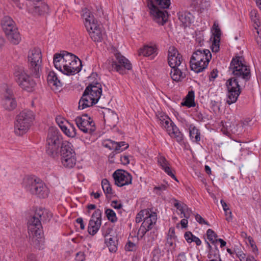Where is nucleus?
I'll return each mask as SVG.
<instances>
[{"label":"nucleus","mask_w":261,"mask_h":261,"mask_svg":"<svg viewBox=\"0 0 261 261\" xmlns=\"http://www.w3.org/2000/svg\"><path fill=\"white\" fill-rule=\"evenodd\" d=\"M65 69H63V73L66 75H73L81 70V61L73 54L66 52Z\"/></svg>","instance_id":"nucleus-13"},{"label":"nucleus","mask_w":261,"mask_h":261,"mask_svg":"<svg viewBox=\"0 0 261 261\" xmlns=\"http://www.w3.org/2000/svg\"><path fill=\"white\" fill-rule=\"evenodd\" d=\"M28 62L30 74L34 77H39L42 63V55L39 48H34L30 50L28 56Z\"/></svg>","instance_id":"nucleus-8"},{"label":"nucleus","mask_w":261,"mask_h":261,"mask_svg":"<svg viewBox=\"0 0 261 261\" xmlns=\"http://www.w3.org/2000/svg\"><path fill=\"white\" fill-rule=\"evenodd\" d=\"M71 144L65 141L62 144L61 152V160L62 165L68 169L74 167L76 162L75 153L72 148Z\"/></svg>","instance_id":"nucleus-10"},{"label":"nucleus","mask_w":261,"mask_h":261,"mask_svg":"<svg viewBox=\"0 0 261 261\" xmlns=\"http://www.w3.org/2000/svg\"><path fill=\"white\" fill-rule=\"evenodd\" d=\"M178 19L185 27L188 26L191 22V14L188 12H179L178 13Z\"/></svg>","instance_id":"nucleus-35"},{"label":"nucleus","mask_w":261,"mask_h":261,"mask_svg":"<svg viewBox=\"0 0 261 261\" xmlns=\"http://www.w3.org/2000/svg\"><path fill=\"white\" fill-rule=\"evenodd\" d=\"M144 220L138 230V235L141 238L150 230L152 229L157 221V215L150 209H147Z\"/></svg>","instance_id":"nucleus-14"},{"label":"nucleus","mask_w":261,"mask_h":261,"mask_svg":"<svg viewBox=\"0 0 261 261\" xmlns=\"http://www.w3.org/2000/svg\"><path fill=\"white\" fill-rule=\"evenodd\" d=\"M168 184H161L155 186L153 188V192L158 195H161L164 191H165L168 187Z\"/></svg>","instance_id":"nucleus-45"},{"label":"nucleus","mask_w":261,"mask_h":261,"mask_svg":"<svg viewBox=\"0 0 261 261\" xmlns=\"http://www.w3.org/2000/svg\"><path fill=\"white\" fill-rule=\"evenodd\" d=\"M47 9V6L45 4L41 3L39 6H33L29 11L34 15H41Z\"/></svg>","instance_id":"nucleus-38"},{"label":"nucleus","mask_w":261,"mask_h":261,"mask_svg":"<svg viewBox=\"0 0 261 261\" xmlns=\"http://www.w3.org/2000/svg\"><path fill=\"white\" fill-rule=\"evenodd\" d=\"M86 88H88L89 90L88 92L94 94L96 98H100L102 93L101 85L100 83L91 84Z\"/></svg>","instance_id":"nucleus-30"},{"label":"nucleus","mask_w":261,"mask_h":261,"mask_svg":"<svg viewBox=\"0 0 261 261\" xmlns=\"http://www.w3.org/2000/svg\"><path fill=\"white\" fill-rule=\"evenodd\" d=\"M187 72L186 64L182 63L180 66L171 68L170 75L173 81L178 82L186 78Z\"/></svg>","instance_id":"nucleus-21"},{"label":"nucleus","mask_w":261,"mask_h":261,"mask_svg":"<svg viewBox=\"0 0 261 261\" xmlns=\"http://www.w3.org/2000/svg\"><path fill=\"white\" fill-rule=\"evenodd\" d=\"M173 200L175 202L174 206L180 212L181 218L184 217L189 219L192 213L191 210L188 208L186 204L180 203L175 199H173Z\"/></svg>","instance_id":"nucleus-26"},{"label":"nucleus","mask_w":261,"mask_h":261,"mask_svg":"<svg viewBox=\"0 0 261 261\" xmlns=\"http://www.w3.org/2000/svg\"><path fill=\"white\" fill-rule=\"evenodd\" d=\"M256 15H257V14L255 10L252 11L250 12V17H251V20L253 22H254V27L255 30L258 29L257 28V27H259V24H260V23L259 22V19L257 17Z\"/></svg>","instance_id":"nucleus-46"},{"label":"nucleus","mask_w":261,"mask_h":261,"mask_svg":"<svg viewBox=\"0 0 261 261\" xmlns=\"http://www.w3.org/2000/svg\"><path fill=\"white\" fill-rule=\"evenodd\" d=\"M14 75L18 85L24 90L33 91L36 85V82L30 77L29 70L26 71L23 67L16 68Z\"/></svg>","instance_id":"nucleus-9"},{"label":"nucleus","mask_w":261,"mask_h":261,"mask_svg":"<svg viewBox=\"0 0 261 261\" xmlns=\"http://www.w3.org/2000/svg\"><path fill=\"white\" fill-rule=\"evenodd\" d=\"M138 54L139 56H150L153 58L156 55V47L155 45H144L139 50Z\"/></svg>","instance_id":"nucleus-27"},{"label":"nucleus","mask_w":261,"mask_h":261,"mask_svg":"<svg viewBox=\"0 0 261 261\" xmlns=\"http://www.w3.org/2000/svg\"><path fill=\"white\" fill-rule=\"evenodd\" d=\"M237 255L241 261H246V259L247 258L248 255H246V254L243 253H241L238 254Z\"/></svg>","instance_id":"nucleus-62"},{"label":"nucleus","mask_w":261,"mask_h":261,"mask_svg":"<svg viewBox=\"0 0 261 261\" xmlns=\"http://www.w3.org/2000/svg\"><path fill=\"white\" fill-rule=\"evenodd\" d=\"M105 238V243L109 248V251L112 252H116L117 250V246L115 242L116 238L111 235H107Z\"/></svg>","instance_id":"nucleus-36"},{"label":"nucleus","mask_w":261,"mask_h":261,"mask_svg":"<svg viewBox=\"0 0 261 261\" xmlns=\"http://www.w3.org/2000/svg\"><path fill=\"white\" fill-rule=\"evenodd\" d=\"M161 125L164 128L167 132L174 125L170 118L165 115H161L159 117Z\"/></svg>","instance_id":"nucleus-33"},{"label":"nucleus","mask_w":261,"mask_h":261,"mask_svg":"<svg viewBox=\"0 0 261 261\" xmlns=\"http://www.w3.org/2000/svg\"><path fill=\"white\" fill-rule=\"evenodd\" d=\"M211 58L212 54L208 49H197L190 59L191 70L196 73L202 72L207 67Z\"/></svg>","instance_id":"nucleus-6"},{"label":"nucleus","mask_w":261,"mask_h":261,"mask_svg":"<svg viewBox=\"0 0 261 261\" xmlns=\"http://www.w3.org/2000/svg\"><path fill=\"white\" fill-rule=\"evenodd\" d=\"M193 234L190 231L186 232L185 234V239L188 243H191V240Z\"/></svg>","instance_id":"nucleus-59"},{"label":"nucleus","mask_w":261,"mask_h":261,"mask_svg":"<svg viewBox=\"0 0 261 261\" xmlns=\"http://www.w3.org/2000/svg\"><path fill=\"white\" fill-rule=\"evenodd\" d=\"M170 0H149L148 7L153 20L160 25H164L168 19V13L165 9L169 7Z\"/></svg>","instance_id":"nucleus-3"},{"label":"nucleus","mask_w":261,"mask_h":261,"mask_svg":"<svg viewBox=\"0 0 261 261\" xmlns=\"http://www.w3.org/2000/svg\"><path fill=\"white\" fill-rule=\"evenodd\" d=\"M89 34L93 41L95 42H100L102 39L104 33L101 27L100 26L98 28L89 32Z\"/></svg>","instance_id":"nucleus-34"},{"label":"nucleus","mask_w":261,"mask_h":261,"mask_svg":"<svg viewBox=\"0 0 261 261\" xmlns=\"http://www.w3.org/2000/svg\"><path fill=\"white\" fill-rule=\"evenodd\" d=\"M104 145L106 147L109 148L111 150H113L116 153L124 150L123 148L121 147V144L111 140H108Z\"/></svg>","instance_id":"nucleus-37"},{"label":"nucleus","mask_w":261,"mask_h":261,"mask_svg":"<svg viewBox=\"0 0 261 261\" xmlns=\"http://www.w3.org/2000/svg\"><path fill=\"white\" fill-rule=\"evenodd\" d=\"M120 161L121 163L124 165H126L129 163V156L128 155H121L120 157Z\"/></svg>","instance_id":"nucleus-54"},{"label":"nucleus","mask_w":261,"mask_h":261,"mask_svg":"<svg viewBox=\"0 0 261 261\" xmlns=\"http://www.w3.org/2000/svg\"><path fill=\"white\" fill-rule=\"evenodd\" d=\"M27 261H36L35 256L33 254H30L28 256Z\"/></svg>","instance_id":"nucleus-64"},{"label":"nucleus","mask_w":261,"mask_h":261,"mask_svg":"<svg viewBox=\"0 0 261 261\" xmlns=\"http://www.w3.org/2000/svg\"><path fill=\"white\" fill-rule=\"evenodd\" d=\"M109 69L111 70H114L121 74H123L124 70H130L132 68V64L125 57L119 53L114 54V58L109 61Z\"/></svg>","instance_id":"nucleus-11"},{"label":"nucleus","mask_w":261,"mask_h":261,"mask_svg":"<svg viewBox=\"0 0 261 261\" xmlns=\"http://www.w3.org/2000/svg\"><path fill=\"white\" fill-rule=\"evenodd\" d=\"M136 248V245L134 243L130 241L127 243L125 245V250L128 251H132L135 250Z\"/></svg>","instance_id":"nucleus-51"},{"label":"nucleus","mask_w":261,"mask_h":261,"mask_svg":"<svg viewBox=\"0 0 261 261\" xmlns=\"http://www.w3.org/2000/svg\"><path fill=\"white\" fill-rule=\"evenodd\" d=\"M48 85L53 88L55 87L57 88L62 86V83L59 79L57 74L54 71H49L47 78Z\"/></svg>","instance_id":"nucleus-28"},{"label":"nucleus","mask_w":261,"mask_h":261,"mask_svg":"<svg viewBox=\"0 0 261 261\" xmlns=\"http://www.w3.org/2000/svg\"><path fill=\"white\" fill-rule=\"evenodd\" d=\"M193 242H195L197 246H199L201 244V240L198 237L194 236L193 234L191 240V243Z\"/></svg>","instance_id":"nucleus-58"},{"label":"nucleus","mask_w":261,"mask_h":261,"mask_svg":"<svg viewBox=\"0 0 261 261\" xmlns=\"http://www.w3.org/2000/svg\"><path fill=\"white\" fill-rule=\"evenodd\" d=\"M221 203L222 204V206L223 207V209L224 211L225 212V215H227V211H229V207L228 206L227 204L225 202H224L223 200H221Z\"/></svg>","instance_id":"nucleus-60"},{"label":"nucleus","mask_w":261,"mask_h":261,"mask_svg":"<svg viewBox=\"0 0 261 261\" xmlns=\"http://www.w3.org/2000/svg\"><path fill=\"white\" fill-rule=\"evenodd\" d=\"M101 186L106 196L107 197H111L113 193L111 186L108 180L106 178L102 179L101 181Z\"/></svg>","instance_id":"nucleus-40"},{"label":"nucleus","mask_w":261,"mask_h":261,"mask_svg":"<svg viewBox=\"0 0 261 261\" xmlns=\"http://www.w3.org/2000/svg\"><path fill=\"white\" fill-rule=\"evenodd\" d=\"M101 224V212L97 209L92 214L89 221L88 225V232L91 235H94L99 230Z\"/></svg>","instance_id":"nucleus-20"},{"label":"nucleus","mask_w":261,"mask_h":261,"mask_svg":"<svg viewBox=\"0 0 261 261\" xmlns=\"http://www.w3.org/2000/svg\"><path fill=\"white\" fill-rule=\"evenodd\" d=\"M1 25L4 32H10V30L16 27L15 22L12 19L8 16L4 17L1 22Z\"/></svg>","instance_id":"nucleus-29"},{"label":"nucleus","mask_w":261,"mask_h":261,"mask_svg":"<svg viewBox=\"0 0 261 261\" xmlns=\"http://www.w3.org/2000/svg\"><path fill=\"white\" fill-rule=\"evenodd\" d=\"M85 258V255L83 252H79L76 254L75 258L76 261H84Z\"/></svg>","instance_id":"nucleus-53"},{"label":"nucleus","mask_w":261,"mask_h":261,"mask_svg":"<svg viewBox=\"0 0 261 261\" xmlns=\"http://www.w3.org/2000/svg\"><path fill=\"white\" fill-rule=\"evenodd\" d=\"M195 217L196 220L199 224H206L207 225H210L208 223L207 221H206L200 215H199L198 214H196L195 216Z\"/></svg>","instance_id":"nucleus-50"},{"label":"nucleus","mask_w":261,"mask_h":261,"mask_svg":"<svg viewBox=\"0 0 261 261\" xmlns=\"http://www.w3.org/2000/svg\"><path fill=\"white\" fill-rule=\"evenodd\" d=\"M115 184L118 187H122L132 183V176L125 170L118 169L113 174Z\"/></svg>","instance_id":"nucleus-16"},{"label":"nucleus","mask_w":261,"mask_h":261,"mask_svg":"<svg viewBox=\"0 0 261 261\" xmlns=\"http://www.w3.org/2000/svg\"><path fill=\"white\" fill-rule=\"evenodd\" d=\"M82 16L84 19L85 26L88 33L100 27L93 14L87 8L82 9Z\"/></svg>","instance_id":"nucleus-17"},{"label":"nucleus","mask_w":261,"mask_h":261,"mask_svg":"<svg viewBox=\"0 0 261 261\" xmlns=\"http://www.w3.org/2000/svg\"><path fill=\"white\" fill-rule=\"evenodd\" d=\"M220 41L219 40H212V45L211 49L213 52L217 53L220 48Z\"/></svg>","instance_id":"nucleus-49"},{"label":"nucleus","mask_w":261,"mask_h":261,"mask_svg":"<svg viewBox=\"0 0 261 261\" xmlns=\"http://www.w3.org/2000/svg\"><path fill=\"white\" fill-rule=\"evenodd\" d=\"M213 28L214 30V33H213L214 37L213 38V39L220 40L221 32L220 29L219 27L218 24L216 22H215L213 24Z\"/></svg>","instance_id":"nucleus-44"},{"label":"nucleus","mask_w":261,"mask_h":261,"mask_svg":"<svg viewBox=\"0 0 261 261\" xmlns=\"http://www.w3.org/2000/svg\"><path fill=\"white\" fill-rule=\"evenodd\" d=\"M217 69H214L210 74L209 79L210 81H214L217 76Z\"/></svg>","instance_id":"nucleus-57"},{"label":"nucleus","mask_w":261,"mask_h":261,"mask_svg":"<svg viewBox=\"0 0 261 261\" xmlns=\"http://www.w3.org/2000/svg\"><path fill=\"white\" fill-rule=\"evenodd\" d=\"M103 119L105 123L111 127L115 126L118 122L117 114L110 109H107L103 112Z\"/></svg>","instance_id":"nucleus-23"},{"label":"nucleus","mask_w":261,"mask_h":261,"mask_svg":"<svg viewBox=\"0 0 261 261\" xmlns=\"http://www.w3.org/2000/svg\"><path fill=\"white\" fill-rule=\"evenodd\" d=\"M67 125H61V129L68 137H74L76 135V129L73 124L67 122Z\"/></svg>","instance_id":"nucleus-32"},{"label":"nucleus","mask_w":261,"mask_h":261,"mask_svg":"<svg viewBox=\"0 0 261 261\" xmlns=\"http://www.w3.org/2000/svg\"><path fill=\"white\" fill-rule=\"evenodd\" d=\"M157 158L159 165L165 171V172L175 180L178 181L172 171L170 164L166 160L165 157L159 154Z\"/></svg>","instance_id":"nucleus-22"},{"label":"nucleus","mask_w":261,"mask_h":261,"mask_svg":"<svg viewBox=\"0 0 261 261\" xmlns=\"http://www.w3.org/2000/svg\"><path fill=\"white\" fill-rule=\"evenodd\" d=\"M181 105L187 106L188 108L194 107L195 106L194 93L193 91H191L189 92L185 101L181 102Z\"/></svg>","instance_id":"nucleus-41"},{"label":"nucleus","mask_w":261,"mask_h":261,"mask_svg":"<svg viewBox=\"0 0 261 261\" xmlns=\"http://www.w3.org/2000/svg\"><path fill=\"white\" fill-rule=\"evenodd\" d=\"M35 119L34 113L29 110L20 112L16 117L14 124V132L19 136L26 133L30 129Z\"/></svg>","instance_id":"nucleus-7"},{"label":"nucleus","mask_w":261,"mask_h":261,"mask_svg":"<svg viewBox=\"0 0 261 261\" xmlns=\"http://www.w3.org/2000/svg\"><path fill=\"white\" fill-rule=\"evenodd\" d=\"M206 235L207 239L209 240L211 243L216 245L217 244V241H216L217 238V234L211 229H208L206 231Z\"/></svg>","instance_id":"nucleus-43"},{"label":"nucleus","mask_w":261,"mask_h":261,"mask_svg":"<svg viewBox=\"0 0 261 261\" xmlns=\"http://www.w3.org/2000/svg\"><path fill=\"white\" fill-rule=\"evenodd\" d=\"M208 257L209 258H220L219 255V251L216 246H215V248L214 250L210 251L208 254Z\"/></svg>","instance_id":"nucleus-48"},{"label":"nucleus","mask_w":261,"mask_h":261,"mask_svg":"<svg viewBox=\"0 0 261 261\" xmlns=\"http://www.w3.org/2000/svg\"><path fill=\"white\" fill-rule=\"evenodd\" d=\"M75 122L79 128L84 133L91 134L95 130L94 122L87 115L77 116Z\"/></svg>","instance_id":"nucleus-15"},{"label":"nucleus","mask_w":261,"mask_h":261,"mask_svg":"<svg viewBox=\"0 0 261 261\" xmlns=\"http://www.w3.org/2000/svg\"><path fill=\"white\" fill-rule=\"evenodd\" d=\"M257 36L256 37V41L258 46L261 48V30L257 29Z\"/></svg>","instance_id":"nucleus-55"},{"label":"nucleus","mask_w":261,"mask_h":261,"mask_svg":"<svg viewBox=\"0 0 261 261\" xmlns=\"http://www.w3.org/2000/svg\"><path fill=\"white\" fill-rule=\"evenodd\" d=\"M190 137L192 141L198 142L200 141V131L195 126H190Z\"/></svg>","instance_id":"nucleus-39"},{"label":"nucleus","mask_w":261,"mask_h":261,"mask_svg":"<svg viewBox=\"0 0 261 261\" xmlns=\"http://www.w3.org/2000/svg\"><path fill=\"white\" fill-rule=\"evenodd\" d=\"M88 88H86L79 102V109L83 110L96 103L99 98H96L95 95L90 92Z\"/></svg>","instance_id":"nucleus-18"},{"label":"nucleus","mask_w":261,"mask_h":261,"mask_svg":"<svg viewBox=\"0 0 261 261\" xmlns=\"http://www.w3.org/2000/svg\"><path fill=\"white\" fill-rule=\"evenodd\" d=\"M147 209H144L141 211L136 216V223H140L142 221H144L145 216L146 215Z\"/></svg>","instance_id":"nucleus-47"},{"label":"nucleus","mask_w":261,"mask_h":261,"mask_svg":"<svg viewBox=\"0 0 261 261\" xmlns=\"http://www.w3.org/2000/svg\"><path fill=\"white\" fill-rule=\"evenodd\" d=\"M187 257L184 252L179 253L177 258V261H186Z\"/></svg>","instance_id":"nucleus-56"},{"label":"nucleus","mask_w":261,"mask_h":261,"mask_svg":"<svg viewBox=\"0 0 261 261\" xmlns=\"http://www.w3.org/2000/svg\"><path fill=\"white\" fill-rule=\"evenodd\" d=\"M5 33L11 43L16 45L20 42L21 36L16 27L10 29V32H6Z\"/></svg>","instance_id":"nucleus-25"},{"label":"nucleus","mask_w":261,"mask_h":261,"mask_svg":"<svg viewBox=\"0 0 261 261\" xmlns=\"http://www.w3.org/2000/svg\"><path fill=\"white\" fill-rule=\"evenodd\" d=\"M52 214L47 210L38 208L28 222V233L34 245L39 249L43 248L44 239L41 221H48Z\"/></svg>","instance_id":"nucleus-2"},{"label":"nucleus","mask_w":261,"mask_h":261,"mask_svg":"<svg viewBox=\"0 0 261 261\" xmlns=\"http://www.w3.org/2000/svg\"><path fill=\"white\" fill-rule=\"evenodd\" d=\"M76 221L77 223L80 224V228L82 229H84L85 228V226L84 224L83 219L82 218H78Z\"/></svg>","instance_id":"nucleus-63"},{"label":"nucleus","mask_w":261,"mask_h":261,"mask_svg":"<svg viewBox=\"0 0 261 261\" xmlns=\"http://www.w3.org/2000/svg\"><path fill=\"white\" fill-rule=\"evenodd\" d=\"M167 133L171 138L175 139L178 142H181L183 140V135L175 124Z\"/></svg>","instance_id":"nucleus-31"},{"label":"nucleus","mask_w":261,"mask_h":261,"mask_svg":"<svg viewBox=\"0 0 261 261\" xmlns=\"http://www.w3.org/2000/svg\"><path fill=\"white\" fill-rule=\"evenodd\" d=\"M1 96L2 105L6 110L11 111L16 108V100L13 97L12 89L8 85L4 84L1 86Z\"/></svg>","instance_id":"nucleus-12"},{"label":"nucleus","mask_w":261,"mask_h":261,"mask_svg":"<svg viewBox=\"0 0 261 261\" xmlns=\"http://www.w3.org/2000/svg\"><path fill=\"white\" fill-rule=\"evenodd\" d=\"M111 205L113 208L117 210L121 209L122 207V205L120 202L115 200L112 201Z\"/></svg>","instance_id":"nucleus-52"},{"label":"nucleus","mask_w":261,"mask_h":261,"mask_svg":"<svg viewBox=\"0 0 261 261\" xmlns=\"http://www.w3.org/2000/svg\"><path fill=\"white\" fill-rule=\"evenodd\" d=\"M168 61L171 68L180 66L182 63L186 64L182 56L174 46H170L169 48Z\"/></svg>","instance_id":"nucleus-19"},{"label":"nucleus","mask_w":261,"mask_h":261,"mask_svg":"<svg viewBox=\"0 0 261 261\" xmlns=\"http://www.w3.org/2000/svg\"><path fill=\"white\" fill-rule=\"evenodd\" d=\"M63 142L62 135L59 131L55 128H50L48 130L46 139V152L53 158L58 156L59 148H61Z\"/></svg>","instance_id":"nucleus-5"},{"label":"nucleus","mask_w":261,"mask_h":261,"mask_svg":"<svg viewBox=\"0 0 261 261\" xmlns=\"http://www.w3.org/2000/svg\"><path fill=\"white\" fill-rule=\"evenodd\" d=\"M22 186L31 194L40 198L48 197L49 190L46 185L39 178L33 176H25L22 181Z\"/></svg>","instance_id":"nucleus-4"},{"label":"nucleus","mask_w":261,"mask_h":261,"mask_svg":"<svg viewBox=\"0 0 261 261\" xmlns=\"http://www.w3.org/2000/svg\"><path fill=\"white\" fill-rule=\"evenodd\" d=\"M6 44V40L4 37L0 36V51L2 50Z\"/></svg>","instance_id":"nucleus-61"},{"label":"nucleus","mask_w":261,"mask_h":261,"mask_svg":"<svg viewBox=\"0 0 261 261\" xmlns=\"http://www.w3.org/2000/svg\"><path fill=\"white\" fill-rule=\"evenodd\" d=\"M65 51L60 54H55L54 56L55 67L63 73V69H65Z\"/></svg>","instance_id":"nucleus-24"},{"label":"nucleus","mask_w":261,"mask_h":261,"mask_svg":"<svg viewBox=\"0 0 261 261\" xmlns=\"http://www.w3.org/2000/svg\"><path fill=\"white\" fill-rule=\"evenodd\" d=\"M105 214L108 219L112 223H115L117 221V218L115 212L112 209L107 208L105 210Z\"/></svg>","instance_id":"nucleus-42"},{"label":"nucleus","mask_w":261,"mask_h":261,"mask_svg":"<svg viewBox=\"0 0 261 261\" xmlns=\"http://www.w3.org/2000/svg\"><path fill=\"white\" fill-rule=\"evenodd\" d=\"M229 71L234 76L226 82L228 90L226 102L228 105L234 103L241 93V87L244 86L251 76L250 70L242 57L232 58L229 67Z\"/></svg>","instance_id":"nucleus-1"}]
</instances>
